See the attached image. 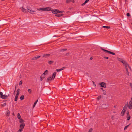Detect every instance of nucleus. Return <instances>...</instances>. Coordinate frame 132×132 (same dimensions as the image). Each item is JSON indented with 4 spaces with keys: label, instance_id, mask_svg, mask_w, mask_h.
<instances>
[{
    "label": "nucleus",
    "instance_id": "f257e3e1",
    "mask_svg": "<svg viewBox=\"0 0 132 132\" xmlns=\"http://www.w3.org/2000/svg\"><path fill=\"white\" fill-rule=\"evenodd\" d=\"M27 11L29 13L32 14H35L36 13V11H34L32 10V9L31 8L28 7H27Z\"/></svg>",
    "mask_w": 132,
    "mask_h": 132
},
{
    "label": "nucleus",
    "instance_id": "f03ea898",
    "mask_svg": "<svg viewBox=\"0 0 132 132\" xmlns=\"http://www.w3.org/2000/svg\"><path fill=\"white\" fill-rule=\"evenodd\" d=\"M100 48L104 52H107L108 53H109L110 54H111L113 55H115V53H114L112 52L111 51H109L108 50H105L104 49H103L102 47H100Z\"/></svg>",
    "mask_w": 132,
    "mask_h": 132
},
{
    "label": "nucleus",
    "instance_id": "7ed1b4c3",
    "mask_svg": "<svg viewBox=\"0 0 132 132\" xmlns=\"http://www.w3.org/2000/svg\"><path fill=\"white\" fill-rule=\"evenodd\" d=\"M51 11L54 14H56L58 13H62V12L59 11L58 10L54 9L53 10H52Z\"/></svg>",
    "mask_w": 132,
    "mask_h": 132
},
{
    "label": "nucleus",
    "instance_id": "20e7f679",
    "mask_svg": "<svg viewBox=\"0 0 132 132\" xmlns=\"http://www.w3.org/2000/svg\"><path fill=\"white\" fill-rule=\"evenodd\" d=\"M99 84L101 86L103 87L106 88V84L104 82H100L99 83Z\"/></svg>",
    "mask_w": 132,
    "mask_h": 132
},
{
    "label": "nucleus",
    "instance_id": "39448f33",
    "mask_svg": "<svg viewBox=\"0 0 132 132\" xmlns=\"http://www.w3.org/2000/svg\"><path fill=\"white\" fill-rule=\"evenodd\" d=\"M51 8L49 7H47L44 8V11H51Z\"/></svg>",
    "mask_w": 132,
    "mask_h": 132
},
{
    "label": "nucleus",
    "instance_id": "423d86ee",
    "mask_svg": "<svg viewBox=\"0 0 132 132\" xmlns=\"http://www.w3.org/2000/svg\"><path fill=\"white\" fill-rule=\"evenodd\" d=\"M25 124L24 123H22L20 125V127L21 128L23 129L25 126Z\"/></svg>",
    "mask_w": 132,
    "mask_h": 132
},
{
    "label": "nucleus",
    "instance_id": "0eeeda50",
    "mask_svg": "<svg viewBox=\"0 0 132 132\" xmlns=\"http://www.w3.org/2000/svg\"><path fill=\"white\" fill-rule=\"evenodd\" d=\"M50 55V54H44L43 55V57L46 58L48 57Z\"/></svg>",
    "mask_w": 132,
    "mask_h": 132
},
{
    "label": "nucleus",
    "instance_id": "6e6552de",
    "mask_svg": "<svg viewBox=\"0 0 132 132\" xmlns=\"http://www.w3.org/2000/svg\"><path fill=\"white\" fill-rule=\"evenodd\" d=\"M1 97L2 99H5L8 97V96L6 95H3Z\"/></svg>",
    "mask_w": 132,
    "mask_h": 132
},
{
    "label": "nucleus",
    "instance_id": "1a4fd4ad",
    "mask_svg": "<svg viewBox=\"0 0 132 132\" xmlns=\"http://www.w3.org/2000/svg\"><path fill=\"white\" fill-rule=\"evenodd\" d=\"M21 9L22 11L24 13H26L27 12L26 10L25 9L23 8L22 7H21Z\"/></svg>",
    "mask_w": 132,
    "mask_h": 132
},
{
    "label": "nucleus",
    "instance_id": "9d476101",
    "mask_svg": "<svg viewBox=\"0 0 132 132\" xmlns=\"http://www.w3.org/2000/svg\"><path fill=\"white\" fill-rule=\"evenodd\" d=\"M40 56H39L37 57H33L32 60H35L37 59L38 58H40Z\"/></svg>",
    "mask_w": 132,
    "mask_h": 132
},
{
    "label": "nucleus",
    "instance_id": "9b49d317",
    "mask_svg": "<svg viewBox=\"0 0 132 132\" xmlns=\"http://www.w3.org/2000/svg\"><path fill=\"white\" fill-rule=\"evenodd\" d=\"M127 120H129L130 119V116L129 115V112H128L127 114Z\"/></svg>",
    "mask_w": 132,
    "mask_h": 132
},
{
    "label": "nucleus",
    "instance_id": "f8f14e48",
    "mask_svg": "<svg viewBox=\"0 0 132 132\" xmlns=\"http://www.w3.org/2000/svg\"><path fill=\"white\" fill-rule=\"evenodd\" d=\"M52 79H53L52 77H48L47 79L46 82H49L50 81H51Z\"/></svg>",
    "mask_w": 132,
    "mask_h": 132
},
{
    "label": "nucleus",
    "instance_id": "ddd939ff",
    "mask_svg": "<svg viewBox=\"0 0 132 132\" xmlns=\"http://www.w3.org/2000/svg\"><path fill=\"white\" fill-rule=\"evenodd\" d=\"M56 72H54L53 73V74L52 75V78L53 79H54L56 75Z\"/></svg>",
    "mask_w": 132,
    "mask_h": 132
},
{
    "label": "nucleus",
    "instance_id": "4468645a",
    "mask_svg": "<svg viewBox=\"0 0 132 132\" xmlns=\"http://www.w3.org/2000/svg\"><path fill=\"white\" fill-rule=\"evenodd\" d=\"M70 2L74 3V0H67L66 1V2L67 3H68Z\"/></svg>",
    "mask_w": 132,
    "mask_h": 132
},
{
    "label": "nucleus",
    "instance_id": "2eb2a0df",
    "mask_svg": "<svg viewBox=\"0 0 132 132\" xmlns=\"http://www.w3.org/2000/svg\"><path fill=\"white\" fill-rule=\"evenodd\" d=\"M18 96H19V95H16L15 97V99H14V101H17L18 98Z\"/></svg>",
    "mask_w": 132,
    "mask_h": 132
},
{
    "label": "nucleus",
    "instance_id": "dca6fc26",
    "mask_svg": "<svg viewBox=\"0 0 132 132\" xmlns=\"http://www.w3.org/2000/svg\"><path fill=\"white\" fill-rule=\"evenodd\" d=\"M128 107L130 109H131L132 108V104L129 103Z\"/></svg>",
    "mask_w": 132,
    "mask_h": 132
},
{
    "label": "nucleus",
    "instance_id": "f3484780",
    "mask_svg": "<svg viewBox=\"0 0 132 132\" xmlns=\"http://www.w3.org/2000/svg\"><path fill=\"white\" fill-rule=\"evenodd\" d=\"M89 0H86L85 2L81 4L82 6L84 5L86 3H87L89 1Z\"/></svg>",
    "mask_w": 132,
    "mask_h": 132
},
{
    "label": "nucleus",
    "instance_id": "a211bd4d",
    "mask_svg": "<svg viewBox=\"0 0 132 132\" xmlns=\"http://www.w3.org/2000/svg\"><path fill=\"white\" fill-rule=\"evenodd\" d=\"M21 116H20V114L19 113H18V116H17V117H18V119H21Z\"/></svg>",
    "mask_w": 132,
    "mask_h": 132
},
{
    "label": "nucleus",
    "instance_id": "6ab92c4d",
    "mask_svg": "<svg viewBox=\"0 0 132 132\" xmlns=\"http://www.w3.org/2000/svg\"><path fill=\"white\" fill-rule=\"evenodd\" d=\"M38 101V100H37L34 103V104L33 108H34L35 106L36 105V104L37 102Z\"/></svg>",
    "mask_w": 132,
    "mask_h": 132
},
{
    "label": "nucleus",
    "instance_id": "aec40b11",
    "mask_svg": "<svg viewBox=\"0 0 132 132\" xmlns=\"http://www.w3.org/2000/svg\"><path fill=\"white\" fill-rule=\"evenodd\" d=\"M117 59H118V60L121 63H122V62H123V60L122 59H121L120 58H118Z\"/></svg>",
    "mask_w": 132,
    "mask_h": 132
},
{
    "label": "nucleus",
    "instance_id": "412c9836",
    "mask_svg": "<svg viewBox=\"0 0 132 132\" xmlns=\"http://www.w3.org/2000/svg\"><path fill=\"white\" fill-rule=\"evenodd\" d=\"M62 15H63L62 14H55V15L56 16L60 17V16H62Z\"/></svg>",
    "mask_w": 132,
    "mask_h": 132
},
{
    "label": "nucleus",
    "instance_id": "4be33fe9",
    "mask_svg": "<svg viewBox=\"0 0 132 132\" xmlns=\"http://www.w3.org/2000/svg\"><path fill=\"white\" fill-rule=\"evenodd\" d=\"M19 122L20 123H23L24 122V121L22 119H20Z\"/></svg>",
    "mask_w": 132,
    "mask_h": 132
},
{
    "label": "nucleus",
    "instance_id": "5701e85b",
    "mask_svg": "<svg viewBox=\"0 0 132 132\" xmlns=\"http://www.w3.org/2000/svg\"><path fill=\"white\" fill-rule=\"evenodd\" d=\"M129 65L127 63L125 65L126 70V69H128V67H129Z\"/></svg>",
    "mask_w": 132,
    "mask_h": 132
},
{
    "label": "nucleus",
    "instance_id": "b1692460",
    "mask_svg": "<svg viewBox=\"0 0 132 132\" xmlns=\"http://www.w3.org/2000/svg\"><path fill=\"white\" fill-rule=\"evenodd\" d=\"M20 91V89H18L16 91L17 93L16 95H19V92Z\"/></svg>",
    "mask_w": 132,
    "mask_h": 132
},
{
    "label": "nucleus",
    "instance_id": "393cba45",
    "mask_svg": "<svg viewBox=\"0 0 132 132\" xmlns=\"http://www.w3.org/2000/svg\"><path fill=\"white\" fill-rule=\"evenodd\" d=\"M37 10L39 11H44V8H41L39 9H37Z\"/></svg>",
    "mask_w": 132,
    "mask_h": 132
},
{
    "label": "nucleus",
    "instance_id": "a878e982",
    "mask_svg": "<svg viewBox=\"0 0 132 132\" xmlns=\"http://www.w3.org/2000/svg\"><path fill=\"white\" fill-rule=\"evenodd\" d=\"M7 113V116H9L10 114V111L9 110H7V111L6 112Z\"/></svg>",
    "mask_w": 132,
    "mask_h": 132
},
{
    "label": "nucleus",
    "instance_id": "bb28decb",
    "mask_svg": "<svg viewBox=\"0 0 132 132\" xmlns=\"http://www.w3.org/2000/svg\"><path fill=\"white\" fill-rule=\"evenodd\" d=\"M127 106L125 105L124 107L123 110H124V111H126V109L127 108Z\"/></svg>",
    "mask_w": 132,
    "mask_h": 132
},
{
    "label": "nucleus",
    "instance_id": "cd10ccee",
    "mask_svg": "<svg viewBox=\"0 0 132 132\" xmlns=\"http://www.w3.org/2000/svg\"><path fill=\"white\" fill-rule=\"evenodd\" d=\"M122 63L124 65H125L127 63L124 60H123V61Z\"/></svg>",
    "mask_w": 132,
    "mask_h": 132
},
{
    "label": "nucleus",
    "instance_id": "c85d7f7f",
    "mask_svg": "<svg viewBox=\"0 0 132 132\" xmlns=\"http://www.w3.org/2000/svg\"><path fill=\"white\" fill-rule=\"evenodd\" d=\"M125 111H124V110H122V111L121 114L122 115V116H123V115L124 114V113Z\"/></svg>",
    "mask_w": 132,
    "mask_h": 132
},
{
    "label": "nucleus",
    "instance_id": "c756f323",
    "mask_svg": "<svg viewBox=\"0 0 132 132\" xmlns=\"http://www.w3.org/2000/svg\"><path fill=\"white\" fill-rule=\"evenodd\" d=\"M103 28H110V26H103Z\"/></svg>",
    "mask_w": 132,
    "mask_h": 132
},
{
    "label": "nucleus",
    "instance_id": "7c9ffc66",
    "mask_svg": "<svg viewBox=\"0 0 132 132\" xmlns=\"http://www.w3.org/2000/svg\"><path fill=\"white\" fill-rule=\"evenodd\" d=\"M54 62V61H48V63L50 64H51L52 63H53Z\"/></svg>",
    "mask_w": 132,
    "mask_h": 132
},
{
    "label": "nucleus",
    "instance_id": "2f4dec72",
    "mask_svg": "<svg viewBox=\"0 0 132 132\" xmlns=\"http://www.w3.org/2000/svg\"><path fill=\"white\" fill-rule=\"evenodd\" d=\"M20 100H23L24 99V97L23 95H22L20 98Z\"/></svg>",
    "mask_w": 132,
    "mask_h": 132
},
{
    "label": "nucleus",
    "instance_id": "473e14b6",
    "mask_svg": "<svg viewBox=\"0 0 132 132\" xmlns=\"http://www.w3.org/2000/svg\"><path fill=\"white\" fill-rule=\"evenodd\" d=\"M101 95H100L99 96H98L97 97V100H99L101 98Z\"/></svg>",
    "mask_w": 132,
    "mask_h": 132
},
{
    "label": "nucleus",
    "instance_id": "72a5a7b5",
    "mask_svg": "<svg viewBox=\"0 0 132 132\" xmlns=\"http://www.w3.org/2000/svg\"><path fill=\"white\" fill-rule=\"evenodd\" d=\"M45 75L44 74H42L41 75V76L40 77H42L43 78H44L45 77Z\"/></svg>",
    "mask_w": 132,
    "mask_h": 132
},
{
    "label": "nucleus",
    "instance_id": "f704fd0d",
    "mask_svg": "<svg viewBox=\"0 0 132 132\" xmlns=\"http://www.w3.org/2000/svg\"><path fill=\"white\" fill-rule=\"evenodd\" d=\"M103 93L104 95H105L106 94V91L105 90H103Z\"/></svg>",
    "mask_w": 132,
    "mask_h": 132
},
{
    "label": "nucleus",
    "instance_id": "c9c22d12",
    "mask_svg": "<svg viewBox=\"0 0 132 132\" xmlns=\"http://www.w3.org/2000/svg\"><path fill=\"white\" fill-rule=\"evenodd\" d=\"M47 72H48V70H46L45 71V72L43 74L45 75H46V74H47Z\"/></svg>",
    "mask_w": 132,
    "mask_h": 132
},
{
    "label": "nucleus",
    "instance_id": "e433bc0d",
    "mask_svg": "<svg viewBox=\"0 0 132 132\" xmlns=\"http://www.w3.org/2000/svg\"><path fill=\"white\" fill-rule=\"evenodd\" d=\"M67 50V49H64L62 50H61V51L63 52L64 51H66Z\"/></svg>",
    "mask_w": 132,
    "mask_h": 132
},
{
    "label": "nucleus",
    "instance_id": "4c0bfd02",
    "mask_svg": "<svg viewBox=\"0 0 132 132\" xmlns=\"http://www.w3.org/2000/svg\"><path fill=\"white\" fill-rule=\"evenodd\" d=\"M28 92L29 94H31V89H28Z\"/></svg>",
    "mask_w": 132,
    "mask_h": 132
},
{
    "label": "nucleus",
    "instance_id": "58836bf2",
    "mask_svg": "<svg viewBox=\"0 0 132 132\" xmlns=\"http://www.w3.org/2000/svg\"><path fill=\"white\" fill-rule=\"evenodd\" d=\"M129 125H128L126 126L125 127L124 129V130H125L127 129V128L129 126Z\"/></svg>",
    "mask_w": 132,
    "mask_h": 132
},
{
    "label": "nucleus",
    "instance_id": "ea45409f",
    "mask_svg": "<svg viewBox=\"0 0 132 132\" xmlns=\"http://www.w3.org/2000/svg\"><path fill=\"white\" fill-rule=\"evenodd\" d=\"M92 130H93L92 128H90V129L88 132H92Z\"/></svg>",
    "mask_w": 132,
    "mask_h": 132
},
{
    "label": "nucleus",
    "instance_id": "a19ab883",
    "mask_svg": "<svg viewBox=\"0 0 132 132\" xmlns=\"http://www.w3.org/2000/svg\"><path fill=\"white\" fill-rule=\"evenodd\" d=\"M126 71L127 72V75L129 76V73L128 71V69H126Z\"/></svg>",
    "mask_w": 132,
    "mask_h": 132
},
{
    "label": "nucleus",
    "instance_id": "79ce46f5",
    "mask_svg": "<svg viewBox=\"0 0 132 132\" xmlns=\"http://www.w3.org/2000/svg\"><path fill=\"white\" fill-rule=\"evenodd\" d=\"M56 70L57 71V72H59V71H61V70H60V69H57Z\"/></svg>",
    "mask_w": 132,
    "mask_h": 132
},
{
    "label": "nucleus",
    "instance_id": "37998d69",
    "mask_svg": "<svg viewBox=\"0 0 132 132\" xmlns=\"http://www.w3.org/2000/svg\"><path fill=\"white\" fill-rule=\"evenodd\" d=\"M126 15L128 16H130V14L129 13H127Z\"/></svg>",
    "mask_w": 132,
    "mask_h": 132
},
{
    "label": "nucleus",
    "instance_id": "c03bdc74",
    "mask_svg": "<svg viewBox=\"0 0 132 132\" xmlns=\"http://www.w3.org/2000/svg\"><path fill=\"white\" fill-rule=\"evenodd\" d=\"M23 129H22V128H20L19 130V131L20 132H21L23 130Z\"/></svg>",
    "mask_w": 132,
    "mask_h": 132
},
{
    "label": "nucleus",
    "instance_id": "a18cd8bd",
    "mask_svg": "<svg viewBox=\"0 0 132 132\" xmlns=\"http://www.w3.org/2000/svg\"><path fill=\"white\" fill-rule=\"evenodd\" d=\"M22 80L20 81L19 82V85H21L22 84Z\"/></svg>",
    "mask_w": 132,
    "mask_h": 132
},
{
    "label": "nucleus",
    "instance_id": "49530a36",
    "mask_svg": "<svg viewBox=\"0 0 132 132\" xmlns=\"http://www.w3.org/2000/svg\"><path fill=\"white\" fill-rule=\"evenodd\" d=\"M0 95L1 97L3 95V93L2 92H0Z\"/></svg>",
    "mask_w": 132,
    "mask_h": 132
},
{
    "label": "nucleus",
    "instance_id": "de8ad7c7",
    "mask_svg": "<svg viewBox=\"0 0 132 132\" xmlns=\"http://www.w3.org/2000/svg\"><path fill=\"white\" fill-rule=\"evenodd\" d=\"M6 103H4L2 105L3 106H6Z\"/></svg>",
    "mask_w": 132,
    "mask_h": 132
},
{
    "label": "nucleus",
    "instance_id": "09e8293b",
    "mask_svg": "<svg viewBox=\"0 0 132 132\" xmlns=\"http://www.w3.org/2000/svg\"><path fill=\"white\" fill-rule=\"evenodd\" d=\"M104 58L106 59H108L109 57H104Z\"/></svg>",
    "mask_w": 132,
    "mask_h": 132
},
{
    "label": "nucleus",
    "instance_id": "8fccbe9b",
    "mask_svg": "<svg viewBox=\"0 0 132 132\" xmlns=\"http://www.w3.org/2000/svg\"><path fill=\"white\" fill-rule=\"evenodd\" d=\"M40 81H42L43 80V79L44 78H42V77H40Z\"/></svg>",
    "mask_w": 132,
    "mask_h": 132
},
{
    "label": "nucleus",
    "instance_id": "3c124183",
    "mask_svg": "<svg viewBox=\"0 0 132 132\" xmlns=\"http://www.w3.org/2000/svg\"><path fill=\"white\" fill-rule=\"evenodd\" d=\"M64 67L61 68L60 69V70H61V71L63 70L64 69Z\"/></svg>",
    "mask_w": 132,
    "mask_h": 132
},
{
    "label": "nucleus",
    "instance_id": "603ef678",
    "mask_svg": "<svg viewBox=\"0 0 132 132\" xmlns=\"http://www.w3.org/2000/svg\"><path fill=\"white\" fill-rule=\"evenodd\" d=\"M69 55V53H67L66 54V55L67 56H68Z\"/></svg>",
    "mask_w": 132,
    "mask_h": 132
},
{
    "label": "nucleus",
    "instance_id": "864d4df0",
    "mask_svg": "<svg viewBox=\"0 0 132 132\" xmlns=\"http://www.w3.org/2000/svg\"><path fill=\"white\" fill-rule=\"evenodd\" d=\"M128 67L130 69V70H131V69L130 68V66H129V67Z\"/></svg>",
    "mask_w": 132,
    "mask_h": 132
},
{
    "label": "nucleus",
    "instance_id": "5fc2aeb1",
    "mask_svg": "<svg viewBox=\"0 0 132 132\" xmlns=\"http://www.w3.org/2000/svg\"><path fill=\"white\" fill-rule=\"evenodd\" d=\"M92 82L93 83V84L94 85H95V86H96L95 83L94 81H93Z\"/></svg>",
    "mask_w": 132,
    "mask_h": 132
},
{
    "label": "nucleus",
    "instance_id": "6e6d98bb",
    "mask_svg": "<svg viewBox=\"0 0 132 132\" xmlns=\"http://www.w3.org/2000/svg\"><path fill=\"white\" fill-rule=\"evenodd\" d=\"M13 94L14 95H15V90L14 91Z\"/></svg>",
    "mask_w": 132,
    "mask_h": 132
},
{
    "label": "nucleus",
    "instance_id": "4d7b16f0",
    "mask_svg": "<svg viewBox=\"0 0 132 132\" xmlns=\"http://www.w3.org/2000/svg\"><path fill=\"white\" fill-rule=\"evenodd\" d=\"M129 103L130 104H132V101H130V102Z\"/></svg>",
    "mask_w": 132,
    "mask_h": 132
},
{
    "label": "nucleus",
    "instance_id": "13d9d810",
    "mask_svg": "<svg viewBox=\"0 0 132 132\" xmlns=\"http://www.w3.org/2000/svg\"><path fill=\"white\" fill-rule=\"evenodd\" d=\"M92 59H93L92 57H91L90 58V60H92Z\"/></svg>",
    "mask_w": 132,
    "mask_h": 132
},
{
    "label": "nucleus",
    "instance_id": "bf43d9fd",
    "mask_svg": "<svg viewBox=\"0 0 132 132\" xmlns=\"http://www.w3.org/2000/svg\"><path fill=\"white\" fill-rule=\"evenodd\" d=\"M101 89H102V90H103V88H101Z\"/></svg>",
    "mask_w": 132,
    "mask_h": 132
},
{
    "label": "nucleus",
    "instance_id": "052dcab7",
    "mask_svg": "<svg viewBox=\"0 0 132 132\" xmlns=\"http://www.w3.org/2000/svg\"><path fill=\"white\" fill-rule=\"evenodd\" d=\"M130 101H132V97L131 98Z\"/></svg>",
    "mask_w": 132,
    "mask_h": 132
},
{
    "label": "nucleus",
    "instance_id": "680f3d73",
    "mask_svg": "<svg viewBox=\"0 0 132 132\" xmlns=\"http://www.w3.org/2000/svg\"><path fill=\"white\" fill-rule=\"evenodd\" d=\"M113 117H114V116H112V118H113Z\"/></svg>",
    "mask_w": 132,
    "mask_h": 132
},
{
    "label": "nucleus",
    "instance_id": "e2e57ef3",
    "mask_svg": "<svg viewBox=\"0 0 132 132\" xmlns=\"http://www.w3.org/2000/svg\"><path fill=\"white\" fill-rule=\"evenodd\" d=\"M106 105L105 104H103V105Z\"/></svg>",
    "mask_w": 132,
    "mask_h": 132
},
{
    "label": "nucleus",
    "instance_id": "0e129e2a",
    "mask_svg": "<svg viewBox=\"0 0 132 132\" xmlns=\"http://www.w3.org/2000/svg\"><path fill=\"white\" fill-rule=\"evenodd\" d=\"M46 117H47V115H46Z\"/></svg>",
    "mask_w": 132,
    "mask_h": 132
},
{
    "label": "nucleus",
    "instance_id": "69168bd1",
    "mask_svg": "<svg viewBox=\"0 0 132 132\" xmlns=\"http://www.w3.org/2000/svg\"><path fill=\"white\" fill-rule=\"evenodd\" d=\"M4 101V102H5V100H4V101Z\"/></svg>",
    "mask_w": 132,
    "mask_h": 132
},
{
    "label": "nucleus",
    "instance_id": "338daca9",
    "mask_svg": "<svg viewBox=\"0 0 132 132\" xmlns=\"http://www.w3.org/2000/svg\"><path fill=\"white\" fill-rule=\"evenodd\" d=\"M114 108H115V107H116V106H114Z\"/></svg>",
    "mask_w": 132,
    "mask_h": 132
},
{
    "label": "nucleus",
    "instance_id": "774afa93",
    "mask_svg": "<svg viewBox=\"0 0 132 132\" xmlns=\"http://www.w3.org/2000/svg\"><path fill=\"white\" fill-rule=\"evenodd\" d=\"M13 115H14V113H13Z\"/></svg>",
    "mask_w": 132,
    "mask_h": 132
}]
</instances>
